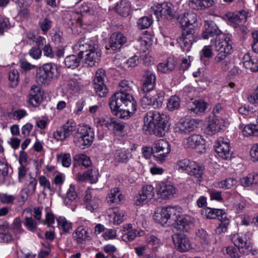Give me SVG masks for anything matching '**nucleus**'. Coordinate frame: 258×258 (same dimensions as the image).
I'll return each instance as SVG.
<instances>
[{
	"instance_id": "nucleus-1",
	"label": "nucleus",
	"mask_w": 258,
	"mask_h": 258,
	"mask_svg": "<svg viewBox=\"0 0 258 258\" xmlns=\"http://www.w3.org/2000/svg\"><path fill=\"white\" fill-rule=\"evenodd\" d=\"M133 82L122 80L119 84V91L114 94L110 99L109 106L115 115L121 118L134 113L137 109L136 102L130 93L133 90Z\"/></svg>"
},
{
	"instance_id": "nucleus-2",
	"label": "nucleus",
	"mask_w": 258,
	"mask_h": 258,
	"mask_svg": "<svg viewBox=\"0 0 258 258\" xmlns=\"http://www.w3.org/2000/svg\"><path fill=\"white\" fill-rule=\"evenodd\" d=\"M197 20L196 14L192 12L183 13L180 17L179 21L183 30L181 35L177 39V41L184 51H189L192 43L197 40L194 25Z\"/></svg>"
},
{
	"instance_id": "nucleus-3",
	"label": "nucleus",
	"mask_w": 258,
	"mask_h": 258,
	"mask_svg": "<svg viewBox=\"0 0 258 258\" xmlns=\"http://www.w3.org/2000/svg\"><path fill=\"white\" fill-rule=\"evenodd\" d=\"M166 116L158 111H150L144 118L143 130L148 134L163 137L169 129V124L165 119Z\"/></svg>"
},
{
	"instance_id": "nucleus-4",
	"label": "nucleus",
	"mask_w": 258,
	"mask_h": 258,
	"mask_svg": "<svg viewBox=\"0 0 258 258\" xmlns=\"http://www.w3.org/2000/svg\"><path fill=\"white\" fill-rule=\"evenodd\" d=\"M76 51H80L83 57L85 54V62L88 66H96L101 57V52L97 44L89 39H81L74 46Z\"/></svg>"
},
{
	"instance_id": "nucleus-5",
	"label": "nucleus",
	"mask_w": 258,
	"mask_h": 258,
	"mask_svg": "<svg viewBox=\"0 0 258 258\" xmlns=\"http://www.w3.org/2000/svg\"><path fill=\"white\" fill-rule=\"evenodd\" d=\"M179 213L178 206L158 207L155 210L153 219L163 226L169 227L174 225Z\"/></svg>"
},
{
	"instance_id": "nucleus-6",
	"label": "nucleus",
	"mask_w": 258,
	"mask_h": 258,
	"mask_svg": "<svg viewBox=\"0 0 258 258\" xmlns=\"http://www.w3.org/2000/svg\"><path fill=\"white\" fill-rule=\"evenodd\" d=\"M59 76L57 66L53 63H47L36 70V81L39 85H48Z\"/></svg>"
},
{
	"instance_id": "nucleus-7",
	"label": "nucleus",
	"mask_w": 258,
	"mask_h": 258,
	"mask_svg": "<svg viewBox=\"0 0 258 258\" xmlns=\"http://www.w3.org/2000/svg\"><path fill=\"white\" fill-rule=\"evenodd\" d=\"M156 188L151 184H146L142 186L134 199L136 206L143 207L149 205L152 201H156Z\"/></svg>"
},
{
	"instance_id": "nucleus-8",
	"label": "nucleus",
	"mask_w": 258,
	"mask_h": 258,
	"mask_svg": "<svg viewBox=\"0 0 258 258\" xmlns=\"http://www.w3.org/2000/svg\"><path fill=\"white\" fill-rule=\"evenodd\" d=\"M77 132L78 135L74 138L75 145L83 148L91 146L95 137L93 129L89 125H83L78 127Z\"/></svg>"
},
{
	"instance_id": "nucleus-9",
	"label": "nucleus",
	"mask_w": 258,
	"mask_h": 258,
	"mask_svg": "<svg viewBox=\"0 0 258 258\" xmlns=\"http://www.w3.org/2000/svg\"><path fill=\"white\" fill-rule=\"evenodd\" d=\"M183 144L185 148L194 150L198 153L203 154L206 152V141L200 135L192 134L185 138Z\"/></svg>"
},
{
	"instance_id": "nucleus-10",
	"label": "nucleus",
	"mask_w": 258,
	"mask_h": 258,
	"mask_svg": "<svg viewBox=\"0 0 258 258\" xmlns=\"http://www.w3.org/2000/svg\"><path fill=\"white\" fill-rule=\"evenodd\" d=\"M177 189L174 186L170 183H160L156 186V201L171 199L174 197Z\"/></svg>"
},
{
	"instance_id": "nucleus-11",
	"label": "nucleus",
	"mask_w": 258,
	"mask_h": 258,
	"mask_svg": "<svg viewBox=\"0 0 258 258\" xmlns=\"http://www.w3.org/2000/svg\"><path fill=\"white\" fill-rule=\"evenodd\" d=\"M152 9L158 19L160 17L165 20H171L175 14L174 7L170 3L157 4L152 7Z\"/></svg>"
},
{
	"instance_id": "nucleus-12",
	"label": "nucleus",
	"mask_w": 258,
	"mask_h": 258,
	"mask_svg": "<svg viewBox=\"0 0 258 258\" xmlns=\"http://www.w3.org/2000/svg\"><path fill=\"white\" fill-rule=\"evenodd\" d=\"M76 126L74 121L72 119L68 120L53 133V137L57 141H64L75 132Z\"/></svg>"
},
{
	"instance_id": "nucleus-13",
	"label": "nucleus",
	"mask_w": 258,
	"mask_h": 258,
	"mask_svg": "<svg viewBox=\"0 0 258 258\" xmlns=\"http://www.w3.org/2000/svg\"><path fill=\"white\" fill-rule=\"evenodd\" d=\"M179 213L177 219H175L173 231L175 233L187 231L189 226L194 222V218L192 217L182 214V210L179 207Z\"/></svg>"
},
{
	"instance_id": "nucleus-14",
	"label": "nucleus",
	"mask_w": 258,
	"mask_h": 258,
	"mask_svg": "<svg viewBox=\"0 0 258 258\" xmlns=\"http://www.w3.org/2000/svg\"><path fill=\"white\" fill-rule=\"evenodd\" d=\"M165 93L162 91H157L151 94H147L144 96L141 103L143 107L152 106L154 108H158L162 106L164 99Z\"/></svg>"
},
{
	"instance_id": "nucleus-15",
	"label": "nucleus",
	"mask_w": 258,
	"mask_h": 258,
	"mask_svg": "<svg viewBox=\"0 0 258 258\" xmlns=\"http://www.w3.org/2000/svg\"><path fill=\"white\" fill-rule=\"evenodd\" d=\"M83 201L86 209L92 213L96 212L101 204L99 196L96 194L95 191L91 190L90 188L86 191Z\"/></svg>"
},
{
	"instance_id": "nucleus-16",
	"label": "nucleus",
	"mask_w": 258,
	"mask_h": 258,
	"mask_svg": "<svg viewBox=\"0 0 258 258\" xmlns=\"http://www.w3.org/2000/svg\"><path fill=\"white\" fill-rule=\"evenodd\" d=\"M232 42L230 36L224 34L220 35L219 38L214 40H211V46H214L216 51H221L231 53L232 50Z\"/></svg>"
},
{
	"instance_id": "nucleus-17",
	"label": "nucleus",
	"mask_w": 258,
	"mask_h": 258,
	"mask_svg": "<svg viewBox=\"0 0 258 258\" xmlns=\"http://www.w3.org/2000/svg\"><path fill=\"white\" fill-rule=\"evenodd\" d=\"M198 124V121L196 119L182 118L176 124L175 130L176 133L186 135L193 132Z\"/></svg>"
},
{
	"instance_id": "nucleus-18",
	"label": "nucleus",
	"mask_w": 258,
	"mask_h": 258,
	"mask_svg": "<svg viewBox=\"0 0 258 258\" xmlns=\"http://www.w3.org/2000/svg\"><path fill=\"white\" fill-rule=\"evenodd\" d=\"M153 152L154 156L157 158L158 160L163 161L170 153V147L167 141L161 139L154 144Z\"/></svg>"
},
{
	"instance_id": "nucleus-19",
	"label": "nucleus",
	"mask_w": 258,
	"mask_h": 258,
	"mask_svg": "<svg viewBox=\"0 0 258 258\" xmlns=\"http://www.w3.org/2000/svg\"><path fill=\"white\" fill-rule=\"evenodd\" d=\"M231 239L234 244L238 248L240 253H247L250 248V242L245 234L237 233L231 235Z\"/></svg>"
},
{
	"instance_id": "nucleus-20",
	"label": "nucleus",
	"mask_w": 258,
	"mask_h": 258,
	"mask_svg": "<svg viewBox=\"0 0 258 258\" xmlns=\"http://www.w3.org/2000/svg\"><path fill=\"white\" fill-rule=\"evenodd\" d=\"M172 240L175 247L179 251L185 252L192 248L190 240L184 234L176 233L172 236Z\"/></svg>"
},
{
	"instance_id": "nucleus-21",
	"label": "nucleus",
	"mask_w": 258,
	"mask_h": 258,
	"mask_svg": "<svg viewBox=\"0 0 258 258\" xmlns=\"http://www.w3.org/2000/svg\"><path fill=\"white\" fill-rule=\"evenodd\" d=\"M125 211L118 208H110L106 212V218L113 225H118L124 220Z\"/></svg>"
},
{
	"instance_id": "nucleus-22",
	"label": "nucleus",
	"mask_w": 258,
	"mask_h": 258,
	"mask_svg": "<svg viewBox=\"0 0 258 258\" xmlns=\"http://www.w3.org/2000/svg\"><path fill=\"white\" fill-rule=\"evenodd\" d=\"M204 26L205 30L202 34L203 39H211V40L212 39L215 40L219 38L220 35L223 34L217 26L213 23L205 22Z\"/></svg>"
},
{
	"instance_id": "nucleus-23",
	"label": "nucleus",
	"mask_w": 258,
	"mask_h": 258,
	"mask_svg": "<svg viewBox=\"0 0 258 258\" xmlns=\"http://www.w3.org/2000/svg\"><path fill=\"white\" fill-rule=\"evenodd\" d=\"M215 151L218 155L224 159L230 157L229 142L228 140L219 138L215 145Z\"/></svg>"
},
{
	"instance_id": "nucleus-24",
	"label": "nucleus",
	"mask_w": 258,
	"mask_h": 258,
	"mask_svg": "<svg viewBox=\"0 0 258 258\" xmlns=\"http://www.w3.org/2000/svg\"><path fill=\"white\" fill-rule=\"evenodd\" d=\"M126 41V38L122 33H114L110 36L109 45L106 46V48L107 49L117 51Z\"/></svg>"
},
{
	"instance_id": "nucleus-25",
	"label": "nucleus",
	"mask_w": 258,
	"mask_h": 258,
	"mask_svg": "<svg viewBox=\"0 0 258 258\" xmlns=\"http://www.w3.org/2000/svg\"><path fill=\"white\" fill-rule=\"evenodd\" d=\"M226 122L222 119L217 117L209 118L206 131L209 135H213L219 132L225 126Z\"/></svg>"
},
{
	"instance_id": "nucleus-26",
	"label": "nucleus",
	"mask_w": 258,
	"mask_h": 258,
	"mask_svg": "<svg viewBox=\"0 0 258 258\" xmlns=\"http://www.w3.org/2000/svg\"><path fill=\"white\" fill-rule=\"evenodd\" d=\"M156 79V76L153 72L149 70L145 71L143 91L148 92L153 90L155 86Z\"/></svg>"
},
{
	"instance_id": "nucleus-27",
	"label": "nucleus",
	"mask_w": 258,
	"mask_h": 258,
	"mask_svg": "<svg viewBox=\"0 0 258 258\" xmlns=\"http://www.w3.org/2000/svg\"><path fill=\"white\" fill-rule=\"evenodd\" d=\"M202 214L209 219L217 218L222 220L226 218L225 212L222 209L207 208L201 211Z\"/></svg>"
},
{
	"instance_id": "nucleus-28",
	"label": "nucleus",
	"mask_w": 258,
	"mask_h": 258,
	"mask_svg": "<svg viewBox=\"0 0 258 258\" xmlns=\"http://www.w3.org/2000/svg\"><path fill=\"white\" fill-rule=\"evenodd\" d=\"M42 96L40 87L35 85L32 86L29 93V102L33 106H36L41 102Z\"/></svg>"
},
{
	"instance_id": "nucleus-29",
	"label": "nucleus",
	"mask_w": 258,
	"mask_h": 258,
	"mask_svg": "<svg viewBox=\"0 0 258 258\" xmlns=\"http://www.w3.org/2000/svg\"><path fill=\"white\" fill-rule=\"evenodd\" d=\"M124 200V196L120 192L118 187H115L111 189L108 194L107 202L110 205H118Z\"/></svg>"
},
{
	"instance_id": "nucleus-30",
	"label": "nucleus",
	"mask_w": 258,
	"mask_h": 258,
	"mask_svg": "<svg viewBox=\"0 0 258 258\" xmlns=\"http://www.w3.org/2000/svg\"><path fill=\"white\" fill-rule=\"evenodd\" d=\"M243 64L246 69L251 72L258 71V57H251L249 54H245L242 59Z\"/></svg>"
},
{
	"instance_id": "nucleus-31",
	"label": "nucleus",
	"mask_w": 258,
	"mask_h": 258,
	"mask_svg": "<svg viewBox=\"0 0 258 258\" xmlns=\"http://www.w3.org/2000/svg\"><path fill=\"white\" fill-rule=\"evenodd\" d=\"M176 62L172 57H168L162 62L158 63L157 67L158 71L166 73L172 71L175 67Z\"/></svg>"
},
{
	"instance_id": "nucleus-32",
	"label": "nucleus",
	"mask_w": 258,
	"mask_h": 258,
	"mask_svg": "<svg viewBox=\"0 0 258 258\" xmlns=\"http://www.w3.org/2000/svg\"><path fill=\"white\" fill-rule=\"evenodd\" d=\"M247 13L244 11H237L230 15L229 21L235 26L242 25L246 21Z\"/></svg>"
},
{
	"instance_id": "nucleus-33",
	"label": "nucleus",
	"mask_w": 258,
	"mask_h": 258,
	"mask_svg": "<svg viewBox=\"0 0 258 258\" xmlns=\"http://www.w3.org/2000/svg\"><path fill=\"white\" fill-rule=\"evenodd\" d=\"M204 170L205 168L202 164L191 161L190 165L188 167L187 174L195 177H202L204 174Z\"/></svg>"
},
{
	"instance_id": "nucleus-34",
	"label": "nucleus",
	"mask_w": 258,
	"mask_h": 258,
	"mask_svg": "<svg viewBox=\"0 0 258 258\" xmlns=\"http://www.w3.org/2000/svg\"><path fill=\"white\" fill-rule=\"evenodd\" d=\"M239 128L241 129V134L244 137L253 136L258 137V126L253 124L244 125L240 124Z\"/></svg>"
},
{
	"instance_id": "nucleus-35",
	"label": "nucleus",
	"mask_w": 258,
	"mask_h": 258,
	"mask_svg": "<svg viewBox=\"0 0 258 258\" xmlns=\"http://www.w3.org/2000/svg\"><path fill=\"white\" fill-rule=\"evenodd\" d=\"M58 228L63 233H69L72 230V223L63 216H59L56 218Z\"/></svg>"
},
{
	"instance_id": "nucleus-36",
	"label": "nucleus",
	"mask_w": 258,
	"mask_h": 258,
	"mask_svg": "<svg viewBox=\"0 0 258 258\" xmlns=\"http://www.w3.org/2000/svg\"><path fill=\"white\" fill-rule=\"evenodd\" d=\"M82 55L78 52L77 55H71L67 56L64 59V63L68 68L74 69L80 66L82 59Z\"/></svg>"
},
{
	"instance_id": "nucleus-37",
	"label": "nucleus",
	"mask_w": 258,
	"mask_h": 258,
	"mask_svg": "<svg viewBox=\"0 0 258 258\" xmlns=\"http://www.w3.org/2000/svg\"><path fill=\"white\" fill-rule=\"evenodd\" d=\"M115 11L122 16H127L131 11V3L128 0H121L115 7Z\"/></svg>"
},
{
	"instance_id": "nucleus-38",
	"label": "nucleus",
	"mask_w": 258,
	"mask_h": 258,
	"mask_svg": "<svg viewBox=\"0 0 258 258\" xmlns=\"http://www.w3.org/2000/svg\"><path fill=\"white\" fill-rule=\"evenodd\" d=\"M207 108V104L203 100L199 99L192 102V106L189 109L196 114H200L204 112Z\"/></svg>"
},
{
	"instance_id": "nucleus-39",
	"label": "nucleus",
	"mask_w": 258,
	"mask_h": 258,
	"mask_svg": "<svg viewBox=\"0 0 258 258\" xmlns=\"http://www.w3.org/2000/svg\"><path fill=\"white\" fill-rule=\"evenodd\" d=\"M74 237L78 243H82L89 237L87 229L84 226H79L76 230Z\"/></svg>"
},
{
	"instance_id": "nucleus-40",
	"label": "nucleus",
	"mask_w": 258,
	"mask_h": 258,
	"mask_svg": "<svg viewBox=\"0 0 258 258\" xmlns=\"http://www.w3.org/2000/svg\"><path fill=\"white\" fill-rule=\"evenodd\" d=\"M153 40L151 37L145 35L142 37L138 41L139 44L138 49L143 52H146L148 50L149 47L152 44Z\"/></svg>"
},
{
	"instance_id": "nucleus-41",
	"label": "nucleus",
	"mask_w": 258,
	"mask_h": 258,
	"mask_svg": "<svg viewBox=\"0 0 258 258\" xmlns=\"http://www.w3.org/2000/svg\"><path fill=\"white\" fill-rule=\"evenodd\" d=\"M112 118L107 116L96 117L94 119V123L98 128L105 127L108 130Z\"/></svg>"
},
{
	"instance_id": "nucleus-42",
	"label": "nucleus",
	"mask_w": 258,
	"mask_h": 258,
	"mask_svg": "<svg viewBox=\"0 0 258 258\" xmlns=\"http://www.w3.org/2000/svg\"><path fill=\"white\" fill-rule=\"evenodd\" d=\"M124 127L123 123L112 118L108 130L112 131L115 134H119L122 132Z\"/></svg>"
},
{
	"instance_id": "nucleus-43",
	"label": "nucleus",
	"mask_w": 258,
	"mask_h": 258,
	"mask_svg": "<svg viewBox=\"0 0 258 258\" xmlns=\"http://www.w3.org/2000/svg\"><path fill=\"white\" fill-rule=\"evenodd\" d=\"M180 105V100L176 96H171L167 103V107L169 111H172L179 108Z\"/></svg>"
},
{
	"instance_id": "nucleus-44",
	"label": "nucleus",
	"mask_w": 258,
	"mask_h": 258,
	"mask_svg": "<svg viewBox=\"0 0 258 258\" xmlns=\"http://www.w3.org/2000/svg\"><path fill=\"white\" fill-rule=\"evenodd\" d=\"M57 160L62 166L69 167L72 163L71 155L69 153H61L57 156Z\"/></svg>"
},
{
	"instance_id": "nucleus-45",
	"label": "nucleus",
	"mask_w": 258,
	"mask_h": 258,
	"mask_svg": "<svg viewBox=\"0 0 258 258\" xmlns=\"http://www.w3.org/2000/svg\"><path fill=\"white\" fill-rule=\"evenodd\" d=\"M143 231H138L136 230H131L124 232L122 235V239L124 241L130 242L134 240L138 236H142Z\"/></svg>"
},
{
	"instance_id": "nucleus-46",
	"label": "nucleus",
	"mask_w": 258,
	"mask_h": 258,
	"mask_svg": "<svg viewBox=\"0 0 258 258\" xmlns=\"http://www.w3.org/2000/svg\"><path fill=\"white\" fill-rule=\"evenodd\" d=\"M197 239L203 245H208L209 242V236L207 232L203 229L198 230L196 232Z\"/></svg>"
},
{
	"instance_id": "nucleus-47",
	"label": "nucleus",
	"mask_w": 258,
	"mask_h": 258,
	"mask_svg": "<svg viewBox=\"0 0 258 258\" xmlns=\"http://www.w3.org/2000/svg\"><path fill=\"white\" fill-rule=\"evenodd\" d=\"M191 162V161L186 159L178 161L176 163L175 168L178 171L187 173Z\"/></svg>"
},
{
	"instance_id": "nucleus-48",
	"label": "nucleus",
	"mask_w": 258,
	"mask_h": 258,
	"mask_svg": "<svg viewBox=\"0 0 258 258\" xmlns=\"http://www.w3.org/2000/svg\"><path fill=\"white\" fill-rule=\"evenodd\" d=\"M77 198V194L75 190V185L73 184H70V188L68 189L65 201L67 204H70L71 203L75 201Z\"/></svg>"
},
{
	"instance_id": "nucleus-49",
	"label": "nucleus",
	"mask_w": 258,
	"mask_h": 258,
	"mask_svg": "<svg viewBox=\"0 0 258 258\" xmlns=\"http://www.w3.org/2000/svg\"><path fill=\"white\" fill-rule=\"evenodd\" d=\"M236 184L235 178H225L224 180L218 182L215 184L216 187L223 188H230L234 184Z\"/></svg>"
},
{
	"instance_id": "nucleus-50",
	"label": "nucleus",
	"mask_w": 258,
	"mask_h": 258,
	"mask_svg": "<svg viewBox=\"0 0 258 258\" xmlns=\"http://www.w3.org/2000/svg\"><path fill=\"white\" fill-rule=\"evenodd\" d=\"M24 225L30 231L35 232L37 229V223L31 217H25Z\"/></svg>"
},
{
	"instance_id": "nucleus-51",
	"label": "nucleus",
	"mask_w": 258,
	"mask_h": 258,
	"mask_svg": "<svg viewBox=\"0 0 258 258\" xmlns=\"http://www.w3.org/2000/svg\"><path fill=\"white\" fill-rule=\"evenodd\" d=\"M68 85L72 90L76 92L81 91L83 88L80 79L72 78L69 80Z\"/></svg>"
},
{
	"instance_id": "nucleus-52",
	"label": "nucleus",
	"mask_w": 258,
	"mask_h": 258,
	"mask_svg": "<svg viewBox=\"0 0 258 258\" xmlns=\"http://www.w3.org/2000/svg\"><path fill=\"white\" fill-rule=\"evenodd\" d=\"M152 23V20L149 17H143L138 21V27L140 29H145L149 28Z\"/></svg>"
},
{
	"instance_id": "nucleus-53",
	"label": "nucleus",
	"mask_w": 258,
	"mask_h": 258,
	"mask_svg": "<svg viewBox=\"0 0 258 258\" xmlns=\"http://www.w3.org/2000/svg\"><path fill=\"white\" fill-rule=\"evenodd\" d=\"M45 218L43 221L44 224L47 225L48 226L50 227L55 221V217L54 215L51 212L50 209L48 207H46L45 209Z\"/></svg>"
},
{
	"instance_id": "nucleus-54",
	"label": "nucleus",
	"mask_w": 258,
	"mask_h": 258,
	"mask_svg": "<svg viewBox=\"0 0 258 258\" xmlns=\"http://www.w3.org/2000/svg\"><path fill=\"white\" fill-rule=\"evenodd\" d=\"M223 252L224 254L230 258H238L239 257L237 249L233 246L226 247L223 249Z\"/></svg>"
},
{
	"instance_id": "nucleus-55",
	"label": "nucleus",
	"mask_w": 258,
	"mask_h": 258,
	"mask_svg": "<svg viewBox=\"0 0 258 258\" xmlns=\"http://www.w3.org/2000/svg\"><path fill=\"white\" fill-rule=\"evenodd\" d=\"M29 6L18 7V15L21 18L27 20L30 16Z\"/></svg>"
},
{
	"instance_id": "nucleus-56",
	"label": "nucleus",
	"mask_w": 258,
	"mask_h": 258,
	"mask_svg": "<svg viewBox=\"0 0 258 258\" xmlns=\"http://www.w3.org/2000/svg\"><path fill=\"white\" fill-rule=\"evenodd\" d=\"M74 159L85 167H88L91 164L89 157L85 154H78L75 156Z\"/></svg>"
},
{
	"instance_id": "nucleus-57",
	"label": "nucleus",
	"mask_w": 258,
	"mask_h": 258,
	"mask_svg": "<svg viewBox=\"0 0 258 258\" xmlns=\"http://www.w3.org/2000/svg\"><path fill=\"white\" fill-rule=\"evenodd\" d=\"M94 88L96 90L97 95L101 97L105 96L106 94L107 93V90L106 87L105 86L104 83H94Z\"/></svg>"
},
{
	"instance_id": "nucleus-58",
	"label": "nucleus",
	"mask_w": 258,
	"mask_h": 258,
	"mask_svg": "<svg viewBox=\"0 0 258 258\" xmlns=\"http://www.w3.org/2000/svg\"><path fill=\"white\" fill-rule=\"evenodd\" d=\"M221 221L220 224L215 229L216 233L219 234L226 232L229 224V220L226 217Z\"/></svg>"
},
{
	"instance_id": "nucleus-59",
	"label": "nucleus",
	"mask_w": 258,
	"mask_h": 258,
	"mask_svg": "<svg viewBox=\"0 0 258 258\" xmlns=\"http://www.w3.org/2000/svg\"><path fill=\"white\" fill-rule=\"evenodd\" d=\"M39 25L43 33H46L51 27L52 22L47 18H45L39 22Z\"/></svg>"
},
{
	"instance_id": "nucleus-60",
	"label": "nucleus",
	"mask_w": 258,
	"mask_h": 258,
	"mask_svg": "<svg viewBox=\"0 0 258 258\" xmlns=\"http://www.w3.org/2000/svg\"><path fill=\"white\" fill-rule=\"evenodd\" d=\"M16 198L14 196L8 195L7 194H0V201L2 203L4 204H12Z\"/></svg>"
},
{
	"instance_id": "nucleus-61",
	"label": "nucleus",
	"mask_w": 258,
	"mask_h": 258,
	"mask_svg": "<svg viewBox=\"0 0 258 258\" xmlns=\"http://www.w3.org/2000/svg\"><path fill=\"white\" fill-rule=\"evenodd\" d=\"M218 53L216 56L214 57V61L216 64H219L221 62L226 60L228 58V55L230 54V53H226L222 52L221 51H218Z\"/></svg>"
},
{
	"instance_id": "nucleus-62",
	"label": "nucleus",
	"mask_w": 258,
	"mask_h": 258,
	"mask_svg": "<svg viewBox=\"0 0 258 258\" xmlns=\"http://www.w3.org/2000/svg\"><path fill=\"white\" fill-rule=\"evenodd\" d=\"M19 74L16 70H11L9 75V79L12 83V85L16 86L19 82Z\"/></svg>"
},
{
	"instance_id": "nucleus-63",
	"label": "nucleus",
	"mask_w": 258,
	"mask_h": 258,
	"mask_svg": "<svg viewBox=\"0 0 258 258\" xmlns=\"http://www.w3.org/2000/svg\"><path fill=\"white\" fill-rule=\"evenodd\" d=\"M146 240L148 244L154 246L153 250H155L160 244V240L153 235H148Z\"/></svg>"
},
{
	"instance_id": "nucleus-64",
	"label": "nucleus",
	"mask_w": 258,
	"mask_h": 258,
	"mask_svg": "<svg viewBox=\"0 0 258 258\" xmlns=\"http://www.w3.org/2000/svg\"><path fill=\"white\" fill-rule=\"evenodd\" d=\"M208 192L210 196L211 200H215L218 202H221L223 200L221 196V192L216 190L214 189H210L208 190Z\"/></svg>"
}]
</instances>
